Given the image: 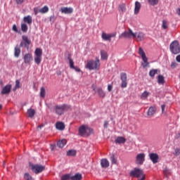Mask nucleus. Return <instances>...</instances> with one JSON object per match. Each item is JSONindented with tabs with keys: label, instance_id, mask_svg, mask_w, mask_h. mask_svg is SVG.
<instances>
[{
	"label": "nucleus",
	"instance_id": "nucleus-1",
	"mask_svg": "<svg viewBox=\"0 0 180 180\" xmlns=\"http://www.w3.org/2000/svg\"><path fill=\"white\" fill-rule=\"evenodd\" d=\"M101 67V62L99 60V58H96V60H90L87 61V64L86 65V68L87 70H89L90 71H92V70H99V68Z\"/></svg>",
	"mask_w": 180,
	"mask_h": 180
},
{
	"label": "nucleus",
	"instance_id": "nucleus-2",
	"mask_svg": "<svg viewBox=\"0 0 180 180\" xmlns=\"http://www.w3.org/2000/svg\"><path fill=\"white\" fill-rule=\"evenodd\" d=\"M129 175L130 176H134V178H137L138 180H146V174H144V172L140 169H135L130 172Z\"/></svg>",
	"mask_w": 180,
	"mask_h": 180
},
{
	"label": "nucleus",
	"instance_id": "nucleus-3",
	"mask_svg": "<svg viewBox=\"0 0 180 180\" xmlns=\"http://www.w3.org/2000/svg\"><path fill=\"white\" fill-rule=\"evenodd\" d=\"M29 167L30 169H32V172L34 174H40L41 172H43L44 169H46V167L41 165H33L32 162L29 163Z\"/></svg>",
	"mask_w": 180,
	"mask_h": 180
},
{
	"label": "nucleus",
	"instance_id": "nucleus-4",
	"mask_svg": "<svg viewBox=\"0 0 180 180\" xmlns=\"http://www.w3.org/2000/svg\"><path fill=\"white\" fill-rule=\"evenodd\" d=\"M139 54L141 56V58L143 61V63H141L143 68H146L148 67V65H150V63H148V58L146 56V52H144V50H143V48L139 47Z\"/></svg>",
	"mask_w": 180,
	"mask_h": 180
},
{
	"label": "nucleus",
	"instance_id": "nucleus-5",
	"mask_svg": "<svg viewBox=\"0 0 180 180\" xmlns=\"http://www.w3.org/2000/svg\"><path fill=\"white\" fill-rule=\"evenodd\" d=\"M169 50L172 54H179L180 45L178 41H174L170 44Z\"/></svg>",
	"mask_w": 180,
	"mask_h": 180
},
{
	"label": "nucleus",
	"instance_id": "nucleus-6",
	"mask_svg": "<svg viewBox=\"0 0 180 180\" xmlns=\"http://www.w3.org/2000/svg\"><path fill=\"white\" fill-rule=\"evenodd\" d=\"M34 62L37 65L41 63V57L43 56V50L40 48H37L34 51Z\"/></svg>",
	"mask_w": 180,
	"mask_h": 180
},
{
	"label": "nucleus",
	"instance_id": "nucleus-7",
	"mask_svg": "<svg viewBox=\"0 0 180 180\" xmlns=\"http://www.w3.org/2000/svg\"><path fill=\"white\" fill-rule=\"evenodd\" d=\"M122 37H124V39H131V37L132 39H136V34L133 32V30L129 29L128 32L125 31L120 36V39Z\"/></svg>",
	"mask_w": 180,
	"mask_h": 180
},
{
	"label": "nucleus",
	"instance_id": "nucleus-8",
	"mask_svg": "<svg viewBox=\"0 0 180 180\" xmlns=\"http://www.w3.org/2000/svg\"><path fill=\"white\" fill-rule=\"evenodd\" d=\"M88 131L89 133H92L93 129L88 127H85L84 125H82L79 128V134L80 136H85V134H88Z\"/></svg>",
	"mask_w": 180,
	"mask_h": 180
},
{
	"label": "nucleus",
	"instance_id": "nucleus-9",
	"mask_svg": "<svg viewBox=\"0 0 180 180\" xmlns=\"http://www.w3.org/2000/svg\"><path fill=\"white\" fill-rule=\"evenodd\" d=\"M22 41H21V43L20 44V47H25L26 49H29V46H30V43H32V41H30V39H29V38L27 37V36L26 35H23L22 37Z\"/></svg>",
	"mask_w": 180,
	"mask_h": 180
},
{
	"label": "nucleus",
	"instance_id": "nucleus-10",
	"mask_svg": "<svg viewBox=\"0 0 180 180\" xmlns=\"http://www.w3.org/2000/svg\"><path fill=\"white\" fill-rule=\"evenodd\" d=\"M146 161V154L144 153H139L136 157V163L139 165H143Z\"/></svg>",
	"mask_w": 180,
	"mask_h": 180
},
{
	"label": "nucleus",
	"instance_id": "nucleus-11",
	"mask_svg": "<svg viewBox=\"0 0 180 180\" xmlns=\"http://www.w3.org/2000/svg\"><path fill=\"white\" fill-rule=\"evenodd\" d=\"M120 79L122 81L121 88L127 87V75L125 72L120 74Z\"/></svg>",
	"mask_w": 180,
	"mask_h": 180
},
{
	"label": "nucleus",
	"instance_id": "nucleus-12",
	"mask_svg": "<svg viewBox=\"0 0 180 180\" xmlns=\"http://www.w3.org/2000/svg\"><path fill=\"white\" fill-rule=\"evenodd\" d=\"M54 110L56 115H58V116H61V115L64 113V110H65V105H56L54 107Z\"/></svg>",
	"mask_w": 180,
	"mask_h": 180
},
{
	"label": "nucleus",
	"instance_id": "nucleus-13",
	"mask_svg": "<svg viewBox=\"0 0 180 180\" xmlns=\"http://www.w3.org/2000/svg\"><path fill=\"white\" fill-rule=\"evenodd\" d=\"M149 158L153 164H157L160 161V156L157 153H151L149 154Z\"/></svg>",
	"mask_w": 180,
	"mask_h": 180
},
{
	"label": "nucleus",
	"instance_id": "nucleus-14",
	"mask_svg": "<svg viewBox=\"0 0 180 180\" xmlns=\"http://www.w3.org/2000/svg\"><path fill=\"white\" fill-rule=\"evenodd\" d=\"M25 64H30L33 61V55L32 53H25L23 56Z\"/></svg>",
	"mask_w": 180,
	"mask_h": 180
},
{
	"label": "nucleus",
	"instance_id": "nucleus-15",
	"mask_svg": "<svg viewBox=\"0 0 180 180\" xmlns=\"http://www.w3.org/2000/svg\"><path fill=\"white\" fill-rule=\"evenodd\" d=\"M93 91H95V92H97L100 98H105V96H106V94L105 93V91H103V89H102V88L101 87H98L97 89H96L95 87H93Z\"/></svg>",
	"mask_w": 180,
	"mask_h": 180
},
{
	"label": "nucleus",
	"instance_id": "nucleus-16",
	"mask_svg": "<svg viewBox=\"0 0 180 180\" xmlns=\"http://www.w3.org/2000/svg\"><path fill=\"white\" fill-rule=\"evenodd\" d=\"M134 34L136 35V41H143L146 39V35L141 32H136Z\"/></svg>",
	"mask_w": 180,
	"mask_h": 180
},
{
	"label": "nucleus",
	"instance_id": "nucleus-17",
	"mask_svg": "<svg viewBox=\"0 0 180 180\" xmlns=\"http://www.w3.org/2000/svg\"><path fill=\"white\" fill-rule=\"evenodd\" d=\"M60 11L61 13L65 14H71L72 12H74V9L71 7H61Z\"/></svg>",
	"mask_w": 180,
	"mask_h": 180
},
{
	"label": "nucleus",
	"instance_id": "nucleus-18",
	"mask_svg": "<svg viewBox=\"0 0 180 180\" xmlns=\"http://www.w3.org/2000/svg\"><path fill=\"white\" fill-rule=\"evenodd\" d=\"M11 89H12V85L11 84L6 85L3 88L1 94L2 95H8V94L11 93Z\"/></svg>",
	"mask_w": 180,
	"mask_h": 180
},
{
	"label": "nucleus",
	"instance_id": "nucleus-19",
	"mask_svg": "<svg viewBox=\"0 0 180 180\" xmlns=\"http://www.w3.org/2000/svg\"><path fill=\"white\" fill-rule=\"evenodd\" d=\"M56 129H57V130L63 131V130L65 129V124H64V122H57L56 123Z\"/></svg>",
	"mask_w": 180,
	"mask_h": 180
},
{
	"label": "nucleus",
	"instance_id": "nucleus-20",
	"mask_svg": "<svg viewBox=\"0 0 180 180\" xmlns=\"http://www.w3.org/2000/svg\"><path fill=\"white\" fill-rule=\"evenodd\" d=\"M115 143L116 144H124L126 143V138L123 136H117L115 140Z\"/></svg>",
	"mask_w": 180,
	"mask_h": 180
},
{
	"label": "nucleus",
	"instance_id": "nucleus-21",
	"mask_svg": "<svg viewBox=\"0 0 180 180\" xmlns=\"http://www.w3.org/2000/svg\"><path fill=\"white\" fill-rule=\"evenodd\" d=\"M141 8V4L139 1L135 2V8H134V14L138 15L140 12V9Z\"/></svg>",
	"mask_w": 180,
	"mask_h": 180
},
{
	"label": "nucleus",
	"instance_id": "nucleus-22",
	"mask_svg": "<svg viewBox=\"0 0 180 180\" xmlns=\"http://www.w3.org/2000/svg\"><path fill=\"white\" fill-rule=\"evenodd\" d=\"M102 168H108L109 167V161L107 159H102L101 161Z\"/></svg>",
	"mask_w": 180,
	"mask_h": 180
},
{
	"label": "nucleus",
	"instance_id": "nucleus-23",
	"mask_svg": "<svg viewBox=\"0 0 180 180\" xmlns=\"http://www.w3.org/2000/svg\"><path fill=\"white\" fill-rule=\"evenodd\" d=\"M23 20L25 23H27V25H32L33 20L30 15H27L24 17Z\"/></svg>",
	"mask_w": 180,
	"mask_h": 180
},
{
	"label": "nucleus",
	"instance_id": "nucleus-24",
	"mask_svg": "<svg viewBox=\"0 0 180 180\" xmlns=\"http://www.w3.org/2000/svg\"><path fill=\"white\" fill-rule=\"evenodd\" d=\"M27 113L28 115V117L32 118L34 117V115H36V110H34V109L30 108L27 110Z\"/></svg>",
	"mask_w": 180,
	"mask_h": 180
},
{
	"label": "nucleus",
	"instance_id": "nucleus-25",
	"mask_svg": "<svg viewBox=\"0 0 180 180\" xmlns=\"http://www.w3.org/2000/svg\"><path fill=\"white\" fill-rule=\"evenodd\" d=\"M65 144H67V140L62 139L60 141H58L57 146L58 147H59V148H63L64 146H65Z\"/></svg>",
	"mask_w": 180,
	"mask_h": 180
},
{
	"label": "nucleus",
	"instance_id": "nucleus-26",
	"mask_svg": "<svg viewBox=\"0 0 180 180\" xmlns=\"http://www.w3.org/2000/svg\"><path fill=\"white\" fill-rule=\"evenodd\" d=\"M101 37L103 40H105L106 41H111L110 37L109 34H106L105 32H103Z\"/></svg>",
	"mask_w": 180,
	"mask_h": 180
},
{
	"label": "nucleus",
	"instance_id": "nucleus-27",
	"mask_svg": "<svg viewBox=\"0 0 180 180\" xmlns=\"http://www.w3.org/2000/svg\"><path fill=\"white\" fill-rule=\"evenodd\" d=\"M118 11L121 13H124V12H126V4H120L118 6Z\"/></svg>",
	"mask_w": 180,
	"mask_h": 180
},
{
	"label": "nucleus",
	"instance_id": "nucleus-28",
	"mask_svg": "<svg viewBox=\"0 0 180 180\" xmlns=\"http://www.w3.org/2000/svg\"><path fill=\"white\" fill-rule=\"evenodd\" d=\"M158 83L159 84H165V79L164 78V76L160 75L158 76Z\"/></svg>",
	"mask_w": 180,
	"mask_h": 180
},
{
	"label": "nucleus",
	"instance_id": "nucleus-29",
	"mask_svg": "<svg viewBox=\"0 0 180 180\" xmlns=\"http://www.w3.org/2000/svg\"><path fill=\"white\" fill-rule=\"evenodd\" d=\"M71 180H81L82 179V174H76L74 176L70 177Z\"/></svg>",
	"mask_w": 180,
	"mask_h": 180
},
{
	"label": "nucleus",
	"instance_id": "nucleus-30",
	"mask_svg": "<svg viewBox=\"0 0 180 180\" xmlns=\"http://www.w3.org/2000/svg\"><path fill=\"white\" fill-rule=\"evenodd\" d=\"M155 110L156 109L154 107L149 108L148 110V116H153V115L155 113Z\"/></svg>",
	"mask_w": 180,
	"mask_h": 180
},
{
	"label": "nucleus",
	"instance_id": "nucleus-31",
	"mask_svg": "<svg viewBox=\"0 0 180 180\" xmlns=\"http://www.w3.org/2000/svg\"><path fill=\"white\" fill-rule=\"evenodd\" d=\"M14 56L17 58L20 56V48L18 46H16L15 48Z\"/></svg>",
	"mask_w": 180,
	"mask_h": 180
},
{
	"label": "nucleus",
	"instance_id": "nucleus-32",
	"mask_svg": "<svg viewBox=\"0 0 180 180\" xmlns=\"http://www.w3.org/2000/svg\"><path fill=\"white\" fill-rule=\"evenodd\" d=\"M155 74H158V69H153L149 71V75L153 78V77L155 76Z\"/></svg>",
	"mask_w": 180,
	"mask_h": 180
},
{
	"label": "nucleus",
	"instance_id": "nucleus-33",
	"mask_svg": "<svg viewBox=\"0 0 180 180\" xmlns=\"http://www.w3.org/2000/svg\"><path fill=\"white\" fill-rule=\"evenodd\" d=\"M163 174L166 178H168L169 175H171V170L165 167L163 170Z\"/></svg>",
	"mask_w": 180,
	"mask_h": 180
},
{
	"label": "nucleus",
	"instance_id": "nucleus-34",
	"mask_svg": "<svg viewBox=\"0 0 180 180\" xmlns=\"http://www.w3.org/2000/svg\"><path fill=\"white\" fill-rule=\"evenodd\" d=\"M149 5L152 6H155V5H158L160 0H148Z\"/></svg>",
	"mask_w": 180,
	"mask_h": 180
},
{
	"label": "nucleus",
	"instance_id": "nucleus-35",
	"mask_svg": "<svg viewBox=\"0 0 180 180\" xmlns=\"http://www.w3.org/2000/svg\"><path fill=\"white\" fill-rule=\"evenodd\" d=\"M49 12V6H44L43 8L39 9V13H47Z\"/></svg>",
	"mask_w": 180,
	"mask_h": 180
},
{
	"label": "nucleus",
	"instance_id": "nucleus-36",
	"mask_svg": "<svg viewBox=\"0 0 180 180\" xmlns=\"http://www.w3.org/2000/svg\"><path fill=\"white\" fill-rule=\"evenodd\" d=\"M101 60H107L108 59V53L105 51H101Z\"/></svg>",
	"mask_w": 180,
	"mask_h": 180
},
{
	"label": "nucleus",
	"instance_id": "nucleus-37",
	"mask_svg": "<svg viewBox=\"0 0 180 180\" xmlns=\"http://www.w3.org/2000/svg\"><path fill=\"white\" fill-rule=\"evenodd\" d=\"M149 95H150V92H148V91H144V92L141 94V99H146V98H148Z\"/></svg>",
	"mask_w": 180,
	"mask_h": 180
},
{
	"label": "nucleus",
	"instance_id": "nucleus-38",
	"mask_svg": "<svg viewBox=\"0 0 180 180\" xmlns=\"http://www.w3.org/2000/svg\"><path fill=\"white\" fill-rule=\"evenodd\" d=\"M40 96L41 98H44V96H46V89H44V87L41 88Z\"/></svg>",
	"mask_w": 180,
	"mask_h": 180
},
{
	"label": "nucleus",
	"instance_id": "nucleus-39",
	"mask_svg": "<svg viewBox=\"0 0 180 180\" xmlns=\"http://www.w3.org/2000/svg\"><path fill=\"white\" fill-rule=\"evenodd\" d=\"M24 179L25 180H34L33 177L29 174V173H25L24 175Z\"/></svg>",
	"mask_w": 180,
	"mask_h": 180
},
{
	"label": "nucleus",
	"instance_id": "nucleus-40",
	"mask_svg": "<svg viewBox=\"0 0 180 180\" xmlns=\"http://www.w3.org/2000/svg\"><path fill=\"white\" fill-rule=\"evenodd\" d=\"M76 154H77V152L73 150H70L67 152V155H70L71 157H74V155H75Z\"/></svg>",
	"mask_w": 180,
	"mask_h": 180
},
{
	"label": "nucleus",
	"instance_id": "nucleus-41",
	"mask_svg": "<svg viewBox=\"0 0 180 180\" xmlns=\"http://www.w3.org/2000/svg\"><path fill=\"white\" fill-rule=\"evenodd\" d=\"M27 25L26 24H22L21 25V30L22 32H23L24 33H26V32H27Z\"/></svg>",
	"mask_w": 180,
	"mask_h": 180
},
{
	"label": "nucleus",
	"instance_id": "nucleus-42",
	"mask_svg": "<svg viewBox=\"0 0 180 180\" xmlns=\"http://www.w3.org/2000/svg\"><path fill=\"white\" fill-rule=\"evenodd\" d=\"M68 58L69 60L70 68L72 70L75 67L74 65V60H72L70 57H68Z\"/></svg>",
	"mask_w": 180,
	"mask_h": 180
},
{
	"label": "nucleus",
	"instance_id": "nucleus-43",
	"mask_svg": "<svg viewBox=\"0 0 180 180\" xmlns=\"http://www.w3.org/2000/svg\"><path fill=\"white\" fill-rule=\"evenodd\" d=\"M61 180H69L71 179V175L70 174H64L61 176Z\"/></svg>",
	"mask_w": 180,
	"mask_h": 180
},
{
	"label": "nucleus",
	"instance_id": "nucleus-44",
	"mask_svg": "<svg viewBox=\"0 0 180 180\" xmlns=\"http://www.w3.org/2000/svg\"><path fill=\"white\" fill-rule=\"evenodd\" d=\"M18 88H20V82H19V80H16L15 86L13 88V91H16Z\"/></svg>",
	"mask_w": 180,
	"mask_h": 180
},
{
	"label": "nucleus",
	"instance_id": "nucleus-45",
	"mask_svg": "<svg viewBox=\"0 0 180 180\" xmlns=\"http://www.w3.org/2000/svg\"><path fill=\"white\" fill-rule=\"evenodd\" d=\"M162 27L163 29H168V22H167V20H163L162 21Z\"/></svg>",
	"mask_w": 180,
	"mask_h": 180
},
{
	"label": "nucleus",
	"instance_id": "nucleus-46",
	"mask_svg": "<svg viewBox=\"0 0 180 180\" xmlns=\"http://www.w3.org/2000/svg\"><path fill=\"white\" fill-rule=\"evenodd\" d=\"M180 155V149L179 148H176L174 150V155L177 157V155Z\"/></svg>",
	"mask_w": 180,
	"mask_h": 180
},
{
	"label": "nucleus",
	"instance_id": "nucleus-47",
	"mask_svg": "<svg viewBox=\"0 0 180 180\" xmlns=\"http://www.w3.org/2000/svg\"><path fill=\"white\" fill-rule=\"evenodd\" d=\"M111 162L112 164H117V160H116V158H115L114 155L111 157Z\"/></svg>",
	"mask_w": 180,
	"mask_h": 180
},
{
	"label": "nucleus",
	"instance_id": "nucleus-48",
	"mask_svg": "<svg viewBox=\"0 0 180 180\" xmlns=\"http://www.w3.org/2000/svg\"><path fill=\"white\" fill-rule=\"evenodd\" d=\"M34 15H37V13H40V10H39V8L37 7L34 8Z\"/></svg>",
	"mask_w": 180,
	"mask_h": 180
},
{
	"label": "nucleus",
	"instance_id": "nucleus-49",
	"mask_svg": "<svg viewBox=\"0 0 180 180\" xmlns=\"http://www.w3.org/2000/svg\"><path fill=\"white\" fill-rule=\"evenodd\" d=\"M177 66H178V63H176V62H172L171 64L172 68H176Z\"/></svg>",
	"mask_w": 180,
	"mask_h": 180
},
{
	"label": "nucleus",
	"instance_id": "nucleus-50",
	"mask_svg": "<svg viewBox=\"0 0 180 180\" xmlns=\"http://www.w3.org/2000/svg\"><path fill=\"white\" fill-rule=\"evenodd\" d=\"M113 89V86L112 84H108V92H110Z\"/></svg>",
	"mask_w": 180,
	"mask_h": 180
},
{
	"label": "nucleus",
	"instance_id": "nucleus-51",
	"mask_svg": "<svg viewBox=\"0 0 180 180\" xmlns=\"http://www.w3.org/2000/svg\"><path fill=\"white\" fill-rule=\"evenodd\" d=\"M72 70H75V71H76L77 72H81V69H79V68L78 67H74Z\"/></svg>",
	"mask_w": 180,
	"mask_h": 180
},
{
	"label": "nucleus",
	"instance_id": "nucleus-52",
	"mask_svg": "<svg viewBox=\"0 0 180 180\" xmlns=\"http://www.w3.org/2000/svg\"><path fill=\"white\" fill-rule=\"evenodd\" d=\"M16 4H18V5H20L22 4H23V2H25V0H15Z\"/></svg>",
	"mask_w": 180,
	"mask_h": 180
},
{
	"label": "nucleus",
	"instance_id": "nucleus-53",
	"mask_svg": "<svg viewBox=\"0 0 180 180\" xmlns=\"http://www.w3.org/2000/svg\"><path fill=\"white\" fill-rule=\"evenodd\" d=\"M13 30L18 33V27L16 26V25H13Z\"/></svg>",
	"mask_w": 180,
	"mask_h": 180
},
{
	"label": "nucleus",
	"instance_id": "nucleus-54",
	"mask_svg": "<svg viewBox=\"0 0 180 180\" xmlns=\"http://www.w3.org/2000/svg\"><path fill=\"white\" fill-rule=\"evenodd\" d=\"M109 125V122L108 121L104 122V127L105 129H108V126Z\"/></svg>",
	"mask_w": 180,
	"mask_h": 180
},
{
	"label": "nucleus",
	"instance_id": "nucleus-55",
	"mask_svg": "<svg viewBox=\"0 0 180 180\" xmlns=\"http://www.w3.org/2000/svg\"><path fill=\"white\" fill-rule=\"evenodd\" d=\"M112 37H116V33L110 34V39L111 40Z\"/></svg>",
	"mask_w": 180,
	"mask_h": 180
},
{
	"label": "nucleus",
	"instance_id": "nucleus-56",
	"mask_svg": "<svg viewBox=\"0 0 180 180\" xmlns=\"http://www.w3.org/2000/svg\"><path fill=\"white\" fill-rule=\"evenodd\" d=\"M56 148V145H51V151H54V149Z\"/></svg>",
	"mask_w": 180,
	"mask_h": 180
},
{
	"label": "nucleus",
	"instance_id": "nucleus-57",
	"mask_svg": "<svg viewBox=\"0 0 180 180\" xmlns=\"http://www.w3.org/2000/svg\"><path fill=\"white\" fill-rule=\"evenodd\" d=\"M176 61H177L178 63H180V55H179V56H177L176 57Z\"/></svg>",
	"mask_w": 180,
	"mask_h": 180
},
{
	"label": "nucleus",
	"instance_id": "nucleus-58",
	"mask_svg": "<svg viewBox=\"0 0 180 180\" xmlns=\"http://www.w3.org/2000/svg\"><path fill=\"white\" fill-rule=\"evenodd\" d=\"M161 108H162V113H164V110L165 109V105H162Z\"/></svg>",
	"mask_w": 180,
	"mask_h": 180
},
{
	"label": "nucleus",
	"instance_id": "nucleus-59",
	"mask_svg": "<svg viewBox=\"0 0 180 180\" xmlns=\"http://www.w3.org/2000/svg\"><path fill=\"white\" fill-rule=\"evenodd\" d=\"M41 127H44V125H43V124L39 125V126L37 127V130H41Z\"/></svg>",
	"mask_w": 180,
	"mask_h": 180
},
{
	"label": "nucleus",
	"instance_id": "nucleus-60",
	"mask_svg": "<svg viewBox=\"0 0 180 180\" xmlns=\"http://www.w3.org/2000/svg\"><path fill=\"white\" fill-rule=\"evenodd\" d=\"M2 109V105L0 104V110Z\"/></svg>",
	"mask_w": 180,
	"mask_h": 180
},
{
	"label": "nucleus",
	"instance_id": "nucleus-61",
	"mask_svg": "<svg viewBox=\"0 0 180 180\" xmlns=\"http://www.w3.org/2000/svg\"><path fill=\"white\" fill-rule=\"evenodd\" d=\"M179 137H180V133L179 134Z\"/></svg>",
	"mask_w": 180,
	"mask_h": 180
}]
</instances>
